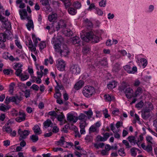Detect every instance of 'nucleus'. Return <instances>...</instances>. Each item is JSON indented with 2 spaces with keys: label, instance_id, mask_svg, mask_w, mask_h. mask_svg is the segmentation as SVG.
<instances>
[{
  "label": "nucleus",
  "instance_id": "1",
  "mask_svg": "<svg viewBox=\"0 0 157 157\" xmlns=\"http://www.w3.org/2000/svg\"><path fill=\"white\" fill-rule=\"evenodd\" d=\"M53 43L55 51L59 53L61 56L65 57L69 54L70 51L66 44L62 43L58 39H54Z\"/></svg>",
  "mask_w": 157,
  "mask_h": 157
},
{
  "label": "nucleus",
  "instance_id": "2",
  "mask_svg": "<svg viewBox=\"0 0 157 157\" xmlns=\"http://www.w3.org/2000/svg\"><path fill=\"white\" fill-rule=\"evenodd\" d=\"M81 39L84 41L89 42L91 41L92 42L98 43L101 39V37L96 36L94 35L92 31L87 32L86 35L81 34L80 36Z\"/></svg>",
  "mask_w": 157,
  "mask_h": 157
},
{
  "label": "nucleus",
  "instance_id": "3",
  "mask_svg": "<svg viewBox=\"0 0 157 157\" xmlns=\"http://www.w3.org/2000/svg\"><path fill=\"white\" fill-rule=\"evenodd\" d=\"M95 90L93 87L90 86H85L83 89L82 93L86 97L90 98L94 94Z\"/></svg>",
  "mask_w": 157,
  "mask_h": 157
},
{
  "label": "nucleus",
  "instance_id": "4",
  "mask_svg": "<svg viewBox=\"0 0 157 157\" xmlns=\"http://www.w3.org/2000/svg\"><path fill=\"white\" fill-rule=\"evenodd\" d=\"M19 13L21 18L22 20L27 19L28 21L27 24L26 26L28 29L29 30V17L28 16V14L25 9L20 10H19Z\"/></svg>",
  "mask_w": 157,
  "mask_h": 157
},
{
  "label": "nucleus",
  "instance_id": "5",
  "mask_svg": "<svg viewBox=\"0 0 157 157\" xmlns=\"http://www.w3.org/2000/svg\"><path fill=\"white\" fill-rule=\"evenodd\" d=\"M121 88L127 98H130L133 96V91L132 89L129 87L125 88V87L123 85L121 86Z\"/></svg>",
  "mask_w": 157,
  "mask_h": 157
},
{
  "label": "nucleus",
  "instance_id": "6",
  "mask_svg": "<svg viewBox=\"0 0 157 157\" xmlns=\"http://www.w3.org/2000/svg\"><path fill=\"white\" fill-rule=\"evenodd\" d=\"M70 72L75 75L79 74L81 71V68L78 65L73 64L70 67Z\"/></svg>",
  "mask_w": 157,
  "mask_h": 157
},
{
  "label": "nucleus",
  "instance_id": "7",
  "mask_svg": "<svg viewBox=\"0 0 157 157\" xmlns=\"http://www.w3.org/2000/svg\"><path fill=\"white\" fill-rule=\"evenodd\" d=\"M29 132L28 130H22L21 129H19L18 131V133L20 136L19 140L20 141L23 139L25 138L26 136L29 134Z\"/></svg>",
  "mask_w": 157,
  "mask_h": 157
},
{
  "label": "nucleus",
  "instance_id": "8",
  "mask_svg": "<svg viewBox=\"0 0 157 157\" xmlns=\"http://www.w3.org/2000/svg\"><path fill=\"white\" fill-rule=\"evenodd\" d=\"M125 70L129 74H134L137 71V68L136 67H133L132 68L129 65H126L123 67Z\"/></svg>",
  "mask_w": 157,
  "mask_h": 157
},
{
  "label": "nucleus",
  "instance_id": "9",
  "mask_svg": "<svg viewBox=\"0 0 157 157\" xmlns=\"http://www.w3.org/2000/svg\"><path fill=\"white\" fill-rule=\"evenodd\" d=\"M18 115L19 116L15 118V120L17 122H20L25 120L26 115L24 112L22 111H20L19 112Z\"/></svg>",
  "mask_w": 157,
  "mask_h": 157
},
{
  "label": "nucleus",
  "instance_id": "10",
  "mask_svg": "<svg viewBox=\"0 0 157 157\" xmlns=\"http://www.w3.org/2000/svg\"><path fill=\"white\" fill-rule=\"evenodd\" d=\"M65 64V62L63 60H59L57 64L58 69L60 71H63L64 70Z\"/></svg>",
  "mask_w": 157,
  "mask_h": 157
},
{
  "label": "nucleus",
  "instance_id": "11",
  "mask_svg": "<svg viewBox=\"0 0 157 157\" xmlns=\"http://www.w3.org/2000/svg\"><path fill=\"white\" fill-rule=\"evenodd\" d=\"M84 82L82 80H79L75 83V84L74 88L76 90H78L80 89L83 86Z\"/></svg>",
  "mask_w": 157,
  "mask_h": 157
},
{
  "label": "nucleus",
  "instance_id": "12",
  "mask_svg": "<svg viewBox=\"0 0 157 157\" xmlns=\"http://www.w3.org/2000/svg\"><path fill=\"white\" fill-rule=\"evenodd\" d=\"M150 111L147 110L145 109L142 112V118L145 120L147 119L150 116Z\"/></svg>",
  "mask_w": 157,
  "mask_h": 157
},
{
  "label": "nucleus",
  "instance_id": "13",
  "mask_svg": "<svg viewBox=\"0 0 157 157\" xmlns=\"http://www.w3.org/2000/svg\"><path fill=\"white\" fill-rule=\"evenodd\" d=\"M57 14L56 13H52L51 14L49 15L48 17V19L50 22H54L57 19Z\"/></svg>",
  "mask_w": 157,
  "mask_h": 157
},
{
  "label": "nucleus",
  "instance_id": "14",
  "mask_svg": "<svg viewBox=\"0 0 157 157\" xmlns=\"http://www.w3.org/2000/svg\"><path fill=\"white\" fill-rule=\"evenodd\" d=\"M35 134L40 135L42 133V131L39 126L37 124L35 125L32 128Z\"/></svg>",
  "mask_w": 157,
  "mask_h": 157
},
{
  "label": "nucleus",
  "instance_id": "15",
  "mask_svg": "<svg viewBox=\"0 0 157 157\" xmlns=\"http://www.w3.org/2000/svg\"><path fill=\"white\" fill-rule=\"evenodd\" d=\"M67 119L69 121L75 123L77 121L78 118L77 117H76L72 114H68L67 116Z\"/></svg>",
  "mask_w": 157,
  "mask_h": 157
},
{
  "label": "nucleus",
  "instance_id": "16",
  "mask_svg": "<svg viewBox=\"0 0 157 157\" xmlns=\"http://www.w3.org/2000/svg\"><path fill=\"white\" fill-rule=\"evenodd\" d=\"M65 140V138L63 136H62L59 140L55 142V143L58 145H60L63 147V146H64L65 143H66Z\"/></svg>",
  "mask_w": 157,
  "mask_h": 157
},
{
  "label": "nucleus",
  "instance_id": "17",
  "mask_svg": "<svg viewBox=\"0 0 157 157\" xmlns=\"http://www.w3.org/2000/svg\"><path fill=\"white\" fill-rule=\"evenodd\" d=\"M43 124L44 128H46L52 126V123L51 120L47 119L43 123Z\"/></svg>",
  "mask_w": 157,
  "mask_h": 157
},
{
  "label": "nucleus",
  "instance_id": "18",
  "mask_svg": "<svg viewBox=\"0 0 157 157\" xmlns=\"http://www.w3.org/2000/svg\"><path fill=\"white\" fill-rule=\"evenodd\" d=\"M99 129L97 128L94 125H91L89 129V131L90 133L95 132L98 133L99 132Z\"/></svg>",
  "mask_w": 157,
  "mask_h": 157
},
{
  "label": "nucleus",
  "instance_id": "19",
  "mask_svg": "<svg viewBox=\"0 0 157 157\" xmlns=\"http://www.w3.org/2000/svg\"><path fill=\"white\" fill-rule=\"evenodd\" d=\"M117 85V83L115 81L109 82L107 85V88L109 89H112L115 87Z\"/></svg>",
  "mask_w": 157,
  "mask_h": 157
},
{
  "label": "nucleus",
  "instance_id": "20",
  "mask_svg": "<svg viewBox=\"0 0 157 157\" xmlns=\"http://www.w3.org/2000/svg\"><path fill=\"white\" fill-rule=\"evenodd\" d=\"M72 42L73 44H79L80 42V39L77 36L73 37L72 39Z\"/></svg>",
  "mask_w": 157,
  "mask_h": 157
},
{
  "label": "nucleus",
  "instance_id": "21",
  "mask_svg": "<svg viewBox=\"0 0 157 157\" xmlns=\"http://www.w3.org/2000/svg\"><path fill=\"white\" fill-rule=\"evenodd\" d=\"M38 135L36 134H33L30 137V139L33 143H36L39 140L38 136Z\"/></svg>",
  "mask_w": 157,
  "mask_h": 157
},
{
  "label": "nucleus",
  "instance_id": "22",
  "mask_svg": "<svg viewBox=\"0 0 157 157\" xmlns=\"http://www.w3.org/2000/svg\"><path fill=\"white\" fill-rule=\"evenodd\" d=\"M7 34L6 33H0V41L5 42L6 41Z\"/></svg>",
  "mask_w": 157,
  "mask_h": 157
},
{
  "label": "nucleus",
  "instance_id": "23",
  "mask_svg": "<svg viewBox=\"0 0 157 157\" xmlns=\"http://www.w3.org/2000/svg\"><path fill=\"white\" fill-rule=\"evenodd\" d=\"M143 92V90L140 87H138L134 93L133 97H135L140 95Z\"/></svg>",
  "mask_w": 157,
  "mask_h": 157
},
{
  "label": "nucleus",
  "instance_id": "24",
  "mask_svg": "<svg viewBox=\"0 0 157 157\" xmlns=\"http://www.w3.org/2000/svg\"><path fill=\"white\" fill-rule=\"evenodd\" d=\"M64 3L66 8L69 7L71 5V3L70 0H61Z\"/></svg>",
  "mask_w": 157,
  "mask_h": 157
},
{
  "label": "nucleus",
  "instance_id": "25",
  "mask_svg": "<svg viewBox=\"0 0 157 157\" xmlns=\"http://www.w3.org/2000/svg\"><path fill=\"white\" fill-rule=\"evenodd\" d=\"M9 109L8 106L6 105L3 104H2L0 106V110L4 112H6Z\"/></svg>",
  "mask_w": 157,
  "mask_h": 157
},
{
  "label": "nucleus",
  "instance_id": "26",
  "mask_svg": "<svg viewBox=\"0 0 157 157\" xmlns=\"http://www.w3.org/2000/svg\"><path fill=\"white\" fill-rule=\"evenodd\" d=\"M61 28L64 29L66 27V21L64 20H60L59 22Z\"/></svg>",
  "mask_w": 157,
  "mask_h": 157
},
{
  "label": "nucleus",
  "instance_id": "27",
  "mask_svg": "<svg viewBox=\"0 0 157 157\" xmlns=\"http://www.w3.org/2000/svg\"><path fill=\"white\" fill-rule=\"evenodd\" d=\"M105 145V144L103 143H100L99 144H94V147L98 149L99 148H102Z\"/></svg>",
  "mask_w": 157,
  "mask_h": 157
},
{
  "label": "nucleus",
  "instance_id": "28",
  "mask_svg": "<svg viewBox=\"0 0 157 157\" xmlns=\"http://www.w3.org/2000/svg\"><path fill=\"white\" fill-rule=\"evenodd\" d=\"M68 11L69 13L72 15H75L76 13V10L72 7L69 8L68 9Z\"/></svg>",
  "mask_w": 157,
  "mask_h": 157
},
{
  "label": "nucleus",
  "instance_id": "29",
  "mask_svg": "<svg viewBox=\"0 0 157 157\" xmlns=\"http://www.w3.org/2000/svg\"><path fill=\"white\" fill-rule=\"evenodd\" d=\"M22 65L19 63H17L13 66V68L15 70H18L20 69H22Z\"/></svg>",
  "mask_w": 157,
  "mask_h": 157
},
{
  "label": "nucleus",
  "instance_id": "30",
  "mask_svg": "<svg viewBox=\"0 0 157 157\" xmlns=\"http://www.w3.org/2000/svg\"><path fill=\"white\" fill-rule=\"evenodd\" d=\"M3 72L5 75H9L13 73V70L10 69H5L3 70Z\"/></svg>",
  "mask_w": 157,
  "mask_h": 157
},
{
  "label": "nucleus",
  "instance_id": "31",
  "mask_svg": "<svg viewBox=\"0 0 157 157\" xmlns=\"http://www.w3.org/2000/svg\"><path fill=\"white\" fill-rule=\"evenodd\" d=\"M30 50L32 52H33L34 54H36L37 53L36 48L34 46H33L32 44V42L31 40H30Z\"/></svg>",
  "mask_w": 157,
  "mask_h": 157
},
{
  "label": "nucleus",
  "instance_id": "32",
  "mask_svg": "<svg viewBox=\"0 0 157 157\" xmlns=\"http://www.w3.org/2000/svg\"><path fill=\"white\" fill-rule=\"evenodd\" d=\"M73 6L76 9H78L81 7V3L78 1L75 2L73 4Z\"/></svg>",
  "mask_w": 157,
  "mask_h": 157
},
{
  "label": "nucleus",
  "instance_id": "33",
  "mask_svg": "<svg viewBox=\"0 0 157 157\" xmlns=\"http://www.w3.org/2000/svg\"><path fill=\"white\" fill-rule=\"evenodd\" d=\"M120 69L119 65L117 63H116L113 66L112 70L113 71L115 72H117L120 70Z\"/></svg>",
  "mask_w": 157,
  "mask_h": 157
},
{
  "label": "nucleus",
  "instance_id": "34",
  "mask_svg": "<svg viewBox=\"0 0 157 157\" xmlns=\"http://www.w3.org/2000/svg\"><path fill=\"white\" fill-rule=\"evenodd\" d=\"M90 50L88 46H86L83 48L82 51L84 54H86L89 52Z\"/></svg>",
  "mask_w": 157,
  "mask_h": 157
},
{
  "label": "nucleus",
  "instance_id": "35",
  "mask_svg": "<svg viewBox=\"0 0 157 157\" xmlns=\"http://www.w3.org/2000/svg\"><path fill=\"white\" fill-rule=\"evenodd\" d=\"M100 63L102 66H106L108 64L107 60L106 58H103L100 61Z\"/></svg>",
  "mask_w": 157,
  "mask_h": 157
},
{
  "label": "nucleus",
  "instance_id": "36",
  "mask_svg": "<svg viewBox=\"0 0 157 157\" xmlns=\"http://www.w3.org/2000/svg\"><path fill=\"white\" fill-rule=\"evenodd\" d=\"M40 49L42 50L46 47V43L45 41H42L39 44Z\"/></svg>",
  "mask_w": 157,
  "mask_h": 157
},
{
  "label": "nucleus",
  "instance_id": "37",
  "mask_svg": "<svg viewBox=\"0 0 157 157\" xmlns=\"http://www.w3.org/2000/svg\"><path fill=\"white\" fill-rule=\"evenodd\" d=\"M15 86V84L13 82L10 84L9 86V91L10 93H12L14 90V87Z\"/></svg>",
  "mask_w": 157,
  "mask_h": 157
},
{
  "label": "nucleus",
  "instance_id": "38",
  "mask_svg": "<svg viewBox=\"0 0 157 157\" xmlns=\"http://www.w3.org/2000/svg\"><path fill=\"white\" fill-rule=\"evenodd\" d=\"M145 109L150 112L153 109V105L151 103H149L147 104V105L146 106V107Z\"/></svg>",
  "mask_w": 157,
  "mask_h": 157
},
{
  "label": "nucleus",
  "instance_id": "39",
  "mask_svg": "<svg viewBox=\"0 0 157 157\" xmlns=\"http://www.w3.org/2000/svg\"><path fill=\"white\" fill-rule=\"evenodd\" d=\"M87 118V116L83 114H81L78 117V119L82 121H85Z\"/></svg>",
  "mask_w": 157,
  "mask_h": 157
},
{
  "label": "nucleus",
  "instance_id": "40",
  "mask_svg": "<svg viewBox=\"0 0 157 157\" xmlns=\"http://www.w3.org/2000/svg\"><path fill=\"white\" fill-rule=\"evenodd\" d=\"M136 150H138V149L135 147H133L131 149V155L132 156L135 157L136 155V152H135Z\"/></svg>",
  "mask_w": 157,
  "mask_h": 157
},
{
  "label": "nucleus",
  "instance_id": "41",
  "mask_svg": "<svg viewBox=\"0 0 157 157\" xmlns=\"http://www.w3.org/2000/svg\"><path fill=\"white\" fill-rule=\"evenodd\" d=\"M19 77L21 78V81H24L29 78V76L27 75H24L22 74Z\"/></svg>",
  "mask_w": 157,
  "mask_h": 157
},
{
  "label": "nucleus",
  "instance_id": "42",
  "mask_svg": "<svg viewBox=\"0 0 157 157\" xmlns=\"http://www.w3.org/2000/svg\"><path fill=\"white\" fill-rule=\"evenodd\" d=\"M73 145V144L71 142H67L66 141L64 146H63V147L67 148L71 147Z\"/></svg>",
  "mask_w": 157,
  "mask_h": 157
},
{
  "label": "nucleus",
  "instance_id": "43",
  "mask_svg": "<svg viewBox=\"0 0 157 157\" xmlns=\"http://www.w3.org/2000/svg\"><path fill=\"white\" fill-rule=\"evenodd\" d=\"M15 74L17 76L20 77L22 74V69H20L18 70H15Z\"/></svg>",
  "mask_w": 157,
  "mask_h": 157
},
{
  "label": "nucleus",
  "instance_id": "44",
  "mask_svg": "<svg viewBox=\"0 0 157 157\" xmlns=\"http://www.w3.org/2000/svg\"><path fill=\"white\" fill-rule=\"evenodd\" d=\"M85 140L87 142H89L92 141L93 137L90 135H87L85 138Z\"/></svg>",
  "mask_w": 157,
  "mask_h": 157
},
{
  "label": "nucleus",
  "instance_id": "45",
  "mask_svg": "<svg viewBox=\"0 0 157 157\" xmlns=\"http://www.w3.org/2000/svg\"><path fill=\"white\" fill-rule=\"evenodd\" d=\"M40 2L43 6H48L49 5L48 0H40Z\"/></svg>",
  "mask_w": 157,
  "mask_h": 157
},
{
  "label": "nucleus",
  "instance_id": "46",
  "mask_svg": "<svg viewBox=\"0 0 157 157\" xmlns=\"http://www.w3.org/2000/svg\"><path fill=\"white\" fill-rule=\"evenodd\" d=\"M152 150V147L151 144H148L145 150H146L148 152H150Z\"/></svg>",
  "mask_w": 157,
  "mask_h": 157
},
{
  "label": "nucleus",
  "instance_id": "47",
  "mask_svg": "<svg viewBox=\"0 0 157 157\" xmlns=\"http://www.w3.org/2000/svg\"><path fill=\"white\" fill-rule=\"evenodd\" d=\"M140 60L141 62L142 63V62L143 63V66H144V67L147 65V60L146 59L143 58H141Z\"/></svg>",
  "mask_w": 157,
  "mask_h": 157
},
{
  "label": "nucleus",
  "instance_id": "48",
  "mask_svg": "<svg viewBox=\"0 0 157 157\" xmlns=\"http://www.w3.org/2000/svg\"><path fill=\"white\" fill-rule=\"evenodd\" d=\"M104 98L106 101H110L112 100L109 94L105 95Z\"/></svg>",
  "mask_w": 157,
  "mask_h": 157
},
{
  "label": "nucleus",
  "instance_id": "49",
  "mask_svg": "<svg viewBox=\"0 0 157 157\" xmlns=\"http://www.w3.org/2000/svg\"><path fill=\"white\" fill-rule=\"evenodd\" d=\"M11 113L13 116H17L19 115V112L14 109H13L11 111Z\"/></svg>",
  "mask_w": 157,
  "mask_h": 157
},
{
  "label": "nucleus",
  "instance_id": "50",
  "mask_svg": "<svg viewBox=\"0 0 157 157\" xmlns=\"http://www.w3.org/2000/svg\"><path fill=\"white\" fill-rule=\"evenodd\" d=\"M144 105V102L142 101H140L139 103L136 105V107L139 109H141L143 106Z\"/></svg>",
  "mask_w": 157,
  "mask_h": 157
},
{
  "label": "nucleus",
  "instance_id": "51",
  "mask_svg": "<svg viewBox=\"0 0 157 157\" xmlns=\"http://www.w3.org/2000/svg\"><path fill=\"white\" fill-rule=\"evenodd\" d=\"M122 143L126 146V148H129L131 147V146L129 145V143L127 140H123L122 141Z\"/></svg>",
  "mask_w": 157,
  "mask_h": 157
},
{
  "label": "nucleus",
  "instance_id": "52",
  "mask_svg": "<svg viewBox=\"0 0 157 157\" xmlns=\"http://www.w3.org/2000/svg\"><path fill=\"white\" fill-rule=\"evenodd\" d=\"M32 38L34 42V44L35 46H36L38 42L37 39L36 38L35 35L33 34L32 35Z\"/></svg>",
  "mask_w": 157,
  "mask_h": 157
},
{
  "label": "nucleus",
  "instance_id": "53",
  "mask_svg": "<svg viewBox=\"0 0 157 157\" xmlns=\"http://www.w3.org/2000/svg\"><path fill=\"white\" fill-rule=\"evenodd\" d=\"M64 118V115L63 114L61 113L57 116V119L59 121H61Z\"/></svg>",
  "mask_w": 157,
  "mask_h": 157
},
{
  "label": "nucleus",
  "instance_id": "54",
  "mask_svg": "<svg viewBox=\"0 0 157 157\" xmlns=\"http://www.w3.org/2000/svg\"><path fill=\"white\" fill-rule=\"evenodd\" d=\"M30 88L32 89L35 91H37L39 89V87L37 85L34 84L32 85L30 87Z\"/></svg>",
  "mask_w": 157,
  "mask_h": 157
},
{
  "label": "nucleus",
  "instance_id": "55",
  "mask_svg": "<svg viewBox=\"0 0 157 157\" xmlns=\"http://www.w3.org/2000/svg\"><path fill=\"white\" fill-rule=\"evenodd\" d=\"M118 153L119 155L121 156H124L125 155L124 149L123 148H121L118 150Z\"/></svg>",
  "mask_w": 157,
  "mask_h": 157
},
{
  "label": "nucleus",
  "instance_id": "56",
  "mask_svg": "<svg viewBox=\"0 0 157 157\" xmlns=\"http://www.w3.org/2000/svg\"><path fill=\"white\" fill-rule=\"evenodd\" d=\"M5 25H6L5 27L7 29H11V23L9 22H6Z\"/></svg>",
  "mask_w": 157,
  "mask_h": 157
},
{
  "label": "nucleus",
  "instance_id": "57",
  "mask_svg": "<svg viewBox=\"0 0 157 157\" xmlns=\"http://www.w3.org/2000/svg\"><path fill=\"white\" fill-rule=\"evenodd\" d=\"M135 137L132 136H130L127 138L129 141L131 143H132L133 141L135 140Z\"/></svg>",
  "mask_w": 157,
  "mask_h": 157
},
{
  "label": "nucleus",
  "instance_id": "58",
  "mask_svg": "<svg viewBox=\"0 0 157 157\" xmlns=\"http://www.w3.org/2000/svg\"><path fill=\"white\" fill-rule=\"evenodd\" d=\"M106 4V0H102L100 1L99 3V6H100L104 7Z\"/></svg>",
  "mask_w": 157,
  "mask_h": 157
},
{
  "label": "nucleus",
  "instance_id": "59",
  "mask_svg": "<svg viewBox=\"0 0 157 157\" xmlns=\"http://www.w3.org/2000/svg\"><path fill=\"white\" fill-rule=\"evenodd\" d=\"M86 113L88 117L89 118H90L91 117V116L92 115L93 113L91 110H89L87 111H86L85 112Z\"/></svg>",
  "mask_w": 157,
  "mask_h": 157
},
{
  "label": "nucleus",
  "instance_id": "60",
  "mask_svg": "<svg viewBox=\"0 0 157 157\" xmlns=\"http://www.w3.org/2000/svg\"><path fill=\"white\" fill-rule=\"evenodd\" d=\"M61 96V94L60 92H58L56 93L55 92V93L54 94V97L56 99L59 98Z\"/></svg>",
  "mask_w": 157,
  "mask_h": 157
},
{
  "label": "nucleus",
  "instance_id": "61",
  "mask_svg": "<svg viewBox=\"0 0 157 157\" xmlns=\"http://www.w3.org/2000/svg\"><path fill=\"white\" fill-rule=\"evenodd\" d=\"M97 139L98 141H105L103 137L100 135H98L97 136Z\"/></svg>",
  "mask_w": 157,
  "mask_h": 157
},
{
  "label": "nucleus",
  "instance_id": "62",
  "mask_svg": "<svg viewBox=\"0 0 157 157\" xmlns=\"http://www.w3.org/2000/svg\"><path fill=\"white\" fill-rule=\"evenodd\" d=\"M16 99V103L17 104L19 103L20 101L22 100V98L20 96H15Z\"/></svg>",
  "mask_w": 157,
  "mask_h": 157
},
{
  "label": "nucleus",
  "instance_id": "63",
  "mask_svg": "<svg viewBox=\"0 0 157 157\" xmlns=\"http://www.w3.org/2000/svg\"><path fill=\"white\" fill-rule=\"evenodd\" d=\"M48 114L52 116L56 117L57 115L55 111H51L48 112Z\"/></svg>",
  "mask_w": 157,
  "mask_h": 157
},
{
  "label": "nucleus",
  "instance_id": "64",
  "mask_svg": "<svg viewBox=\"0 0 157 157\" xmlns=\"http://www.w3.org/2000/svg\"><path fill=\"white\" fill-rule=\"evenodd\" d=\"M152 138L151 136H148L146 137V140L150 144H151L152 143L151 142V140H152Z\"/></svg>",
  "mask_w": 157,
  "mask_h": 157
}]
</instances>
